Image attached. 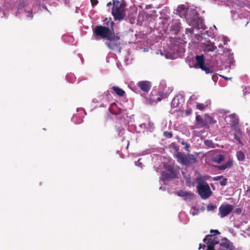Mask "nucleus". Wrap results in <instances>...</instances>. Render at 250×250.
<instances>
[{
  "instance_id": "nucleus-1",
  "label": "nucleus",
  "mask_w": 250,
  "mask_h": 250,
  "mask_svg": "<svg viewBox=\"0 0 250 250\" xmlns=\"http://www.w3.org/2000/svg\"><path fill=\"white\" fill-rule=\"evenodd\" d=\"M110 23L111 25L110 29L108 27L103 25L96 26L95 28H93V36L95 38V39L98 40L100 38L106 39L108 37L110 34L114 30V22L113 21H110Z\"/></svg>"
},
{
  "instance_id": "nucleus-2",
  "label": "nucleus",
  "mask_w": 250,
  "mask_h": 250,
  "mask_svg": "<svg viewBox=\"0 0 250 250\" xmlns=\"http://www.w3.org/2000/svg\"><path fill=\"white\" fill-rule=\"evenodd\" d=\"M196 183L197 184V189L199 195L203 199L208 198L212 193L208 184L201 177L196 178Z\"/></svg>"
},
{
  "instance_id": "nucleus-3",
  "label": "nucleus",
  "mask_w": 250,
  "mask_h": 250,
  "mask_svg": "<svg viewBox=\"0 0 250 250\" xmlns=\"http://www.w3.org/2000/svg\"><path fill=\"white\" fill-rule=\"evenodd\" d=\"M113 0V7L112 9V14L115 20L121 21L123 20L125 17V4L121 3L118 0Z\"/></svg>"
},
{
  "instance_id": "nucleus-4",
  "label": "nucleus",
  "mask_w": 250,
  "mask_h": 250,
  "mask_svg": "<svg viewBox=\"0 0 250 250\" xmlns=\"http://www.w3.org/2000/svg\"><path fill=\"white\" fill-rule=\"evenodd\" d=\"M106 40V41L105 44L109 49L112 50L119 49L120 50L121 48L120 41V36L118 33L115 34L113 30Z\"/></svg>"
},
{
  "instance_id": "nucleus-5",
  "label": "nucleus",
  "mask_w": 250,
  "mask_h": 250,
  "mask_svg": "<svg viewBox=\"0 0 250 250\" xmlns=\"http://www.w3.org/2000/svg\"><path fill=\"white\" fill-rule=\"evenodd\" d=\"M174 157L181 164L186 166L193 164L196 162V157L192 154L186 155L180 152H177L174 155Z\"/></svg>"
},
{
  "instance_id": "nucleus-6",
  "label": "nucleus",
  "mask_w": 250,
  "mask_h": 250,
  "mask_svg": "<svg viewBox=\"0 0 250 250\" xmlns=\"http://www.w3.org/2000/svg\"><path fill=\"white\" fill-rule=\"evenodd\" d=\"M167 97V95L162 96L159 91L154 89L151 91L149 97L146 99V103L152 104L154 103H156L158 102L161 101L162 98H166Z\"/></svg>"
},
{
  "instance_id": "nucleus-7",
  "label": "nucleus",
  "mask_w": 250,
  "mask_h": 250,
  "mask_svg": "<svg viewBox=\"0 0 250 250\" xmlns=\"http://www.w3.org/2000/svg\"><path fill=\"white\" fill-rule=\"evenodd\" d=\"M203 241L207 245V250H215L214 246L219 243V239L217 237H213V235H207Z\"/></svg>"
},
{
  "instance_id": "nucleus-8",
  "label": "nucleus",
  "mask_w": 250,
  "mask_h": 250,
  "mask_svg": "<svg viewBox=\"0 0 250 250\" xmlns=\"http://www.w3.org/2000/svg\"><path fill=\"white\" fill-rule=\"evenodd\" d=\"M111 113L117 116V119L118 121L117 123L123 125L126 124L125 117H127V113L126 110L120 108L118 109L117 111L111 109Z\"/></svg>"
},
{
  "instance_id": "nucleus-9",
  "label": "nucleus",
  "mask_w": 250,
  "mask_h": 250,
  "mask_svg": "<svg viewBox=\"0 0 250 250\" xmlns=\"http://www.w3.org/2000/svg\"><path fill=\"white\" fill-rule=\"evenodd\" d=\"M234 209V207L230 204L222 205L219 208L220 216L221 218L229 215Z\"/></svg>"
},
{
  "instance_id": "nucleus-10",
  "label": "nucleus",
  "mask_w": 250,
  "mask_h": 250,
  "mask_svg": "<svg viewBox=\"0 0 250 250\" xmlns=\"http://www.w3.org/2000/svg\"><path fill=\"white\" fill-rule=\"evenodd\" d=\"M210 155L211 161L218 164H220L222 162L224 161L225 159L224 156L220 154L219 151L217 150L211 151L210 152Z\"/></svg>"
},
{
  "instance_id": "nucleus-11",
  "label": "nucleus",
  "mask_w": 250,
  "mask_h": 250,
  "mask_svg": "<svg viewBox=\"0 0 250 250\" xmlns=\"http://www.w3.org/2000/svg\"><path fill=\"white\" fill-rule=\"evenodd\" d=\"M234 247L233 244L226 238L221 239L219 243L220 250H233Z\"/></svg>"
},
{
  "instance_id": "nucleus-12",
  "label": "nucleus",
  "mask_w": 250,
  "mask_h": 250,
  "mask_svg": "<svg viewBox=\"0 0 250 250\" xmlns=\"http://www.w3.org/2000/svg\"><path fill=\"white\" fill-rule=\"evenodd\" d=\"M137 85L142 91L147 93L150 90L152 84L148 81H141L137 83Z\"/></svg>"
},
{
  "instance_id": "nucleus-13",
  "label": "nucleus",
  "mask_w": 250,
  "mask_h": 250,
  "mask_svg": "<svg viewBox=\"0 0 250 250\" xmlns=\"http://www.w3.org/2000/svg\"><path fill=\"white\" fill-rule=\"evenodd\" d=\"M196 123L195 126L196 128L206 127L209 128L208 125L206 123L205 119L204 120L199 115L196 116Z\"/></svg>"
},
{
  "instance_id": "nucleus-14",
  "label": "nucleus",
  "mask_w": 250,
  "mask_h": 250,
  "mask_svg": "<svg viewBox=\"0 0 250 250\" xmlns=\"http://www.w3.org/2000/svg\"><path fill=\"white\" fill-rule=\"evenodd\" d=\"M177 194L179 196L184 197V199L186 200H190L194 195V194L191 191H184L182 190L177 192Z\"/></svg>"
},
{
  "instance_id": "nucleus-15",
  "label": "nucleus",
  "mask_w": 250,
  "mask_h": 250,
  "mask_svg": "<svg viewBox=\"0 0 250 250\" xmlns=\"http://www.w3.org/2000/svg\"><path fill=\"white\" fill-rule=\"evenodd\" d=\"M203 44L204 46L203 50L205 52L213 51L217 48L216 46L214 45V43L211 42L210 41L204 43Z\"/></svg>"
},
{
  "instance_id": "nucleus-16",
  "label": "nucleus",
  "mask_w": 250,
  "mask_h": 250,
  "mask_svg": "<svg viewBox=\"0 0 250 250\" xmlns=\"http://www.w3.org/2000/svg\"><path fill=\"white\" fill-rule=\"evenodd\" d=\"M196 63L194 64V66L196 68H201L203 67L204 65H205V57L203 55H197L195 57Z\"/></svg>"
},
{
  "instance_id": "nucleus-17",
  "label": "nucleus",
  "mask_w": 250,
  "mask_h": 250,
  "mask_svg": "<svg viewBox=\"0 0 250 250\" xmlns=\"http://www.w3.org/2000/svg\"><path fill=\"white\" fill-rule=\"evenodd\" d=\"M164 167L174 178H176L177 177V170L176 168L174 167L173 166L167 165L164 166Z\"/></svg>"
},
{
  "instance_id": "nucleus-18",
  "label": "nucleus",
  "mask_w": 250,
  "mask_h": 250,
  "mask_svg": "<svg viewBox=\"0 0 250 250\" xmlns=\"http://www.w3.org/2000/svg\"><path fill=\"white\" fill-rule=\"evenodd\" d=\"M229 119V122L231 124V126L235 127L239 124V119L235 114H231L227 117Z\"/></svg>"
},
{
  "instance_id": "nucleus-19",
  "label": "nucleus",
  "mask_w": 250,
  "mask_h": 250,
  "mask_svg": "<svg viewBox=\"0 0 250 250\" xmlns=\"http://www.w3.org/2000/svg\"><path fill=\"white\" fill-rule=\"evenodd\" d=\"M122 125L123 124H119L116 123L115 125V134L118 137L120 136L121 134H123L125 131Z\"/></svg>"
},
{
  "instance_id": "nucleus-20",
  "label": "nucleus",
  "mask_w": 250,
  "mask_h": 250,
  "mask_svg": "<svg viewBox=\"0 0 250 250\" xmlns=\"http://www.w3.org/2000/svg\"><path fill=\"white\" fill-rule=\"evenodd\" d=\"M233 165V161L232 159H229L224 165L217 166L219 170H224L228 168L231 167Z\"/></svg>"
},
{
  "instance_id": "nucleus-21",
  "label": "nucleus",
  "mask_w": 250,
  "mask_h": 250,
  "mask_svg": "<svg viewBox=\"0 0 250 250\" xmlns=\"http://www.w3.org/2000/svg\"><path fill=\"white\" fill-rule=\"evenodd\" d=\"M111 89L119 96H124L125 94V91L118 86H113L111 87Z\"/></svg>"
},
{
  "instance_id": "nucleus-22",
  "label": "nucleus",
  "mask_w": 250,
  "mask_h": 250,
  "mask_svg": "<svg viewBox=\"0 0 250 250\" xmlns=\"http://www.w3.org/2000/svg\"><path fill=\"white\" fill-rule=\"evenodd\" d=\"M174 178L167 171H163L161 175V179L163 181L170 180Z\"/></svg>"
},
{
  "instance_id": "nucleus-23",
  "label": "nucleus",
  "mask_w": 250,
  "mask_h": 250,
  "mask_svg": "<svg viewBox=\"0 0 250 250\" xmlns=\"http://www.w3.org/2000/svg\"><path fill=\"white\" fill-rule=\"evenodd\" d=\"M237 159L239 162L244 161L245 159V155L242 150L237 151L236 153Z\"/></svg>"
},
{
  "instance_id": "nucleus-24",
  "label": "nucleus",
  "mask_w": 250,
  "mask_h": 250,
  "mask_svg": "<svg viewBox=\"0 0 250 250\" xmlns=\"http://www.w3.org/2000/svg\"><path fill=\"white\" fill-rule=\"evenodd\" d=\"M205 117L206 123H207L208 125V124H213L216 123V121L215 120L213 117L209 116L208 115L205 114Z\"/></svg>"
},
{
  "instance_id": "nucleus-25",
  "label": "nucleus",
  "mask_w": 250,
  "mask_h": 250,
  "mask_svg": "<svg viewBox=\"0 0 250 250\" xmlns=\"http://www.w3.org/2000/svg\"><path fill=\"white\" fill-rule=\"evenodd\" d=\"M180 104L179 99L178 96L175 97L171 102V107L173 108L179 107Z\"/></svg>"
},
{
  "instance_id": "nucleus-26",
  "label": "nucleus",
  "mask_w": 250,
  "mask_h": 250,
  "mask_svg": "<svg viewBox=\"0 0 250 250\" xmlns=\"http://www.w3.org/2000/svg\"><path fill=\"white\" fill-rule=\"evenodd\" d=\"M27 4L25 0H19V3L18 4V8L19 9H21L27 6Z\"/></svg>"
},
{
  "instance_id": "nucleus-27",
  "label": "nucleus",
  "mask_w": 250,
  "mask_h": 250,
  "mask_svg": "<svg viewBox=\"0 0 250 250\" xmlns=\"http://www.w3.org/2000/svg\"><path fill=\"white\" fill-rule=\"evenodd\" d=\"M205 145L210 148H214L215 147V144L211 140H205Z\"/></svg>"
},
{
  "instance_id": "nucleus-28",
  "label": "nucleus",
  "mask_w": 250,
  "mask_h": 250,
  "mask_svg": "<svg viewBox=\"0 0 250 250\" xmlns=\"http://www.w3.org/2000/svg\"><path fill=\"white\" fill-rule=\"evenodd\" d=\"M207 105H205L204 104L198 103L196 105V108L200 110H203L206 107Z\"/></svg>"
},
{
  "instance_id": "nucleus-29",
  "label": "nucleus",
  "mask_w": 250,
  "mask_h": 250,
  "mask_svg": "<svg viewBox=\"0 0 250 250\" xmlns=\"http://www.w3.org/2000/svg\"><path fill=\"white\" fill-rule=\"evenodd\" d=\"M202 70H204L205 71V72L207 73V74H208V73H210L211 72H212V71L210 70V69L209 67L207 66H205V65H204L203 66V67H201L200 68Z\"/></svg>"
},
{
  "instance_id": "nucleus-30",
  "label": "nucleus",
  "mask_w": 250,
  "mask_h": 250,
  "mask_svg": "<svg viewBox=\"0 0 250 250\" xmlns=\"http://www.w3.org/2000/svg\"><path fill=\"white\" fill-rule=\"evenodd\" d=\"M234 137V139L238 142V144L241 145V146H244V143L241 141L240 137L238 135L235 134Z\"/></svg>"
},
{
  "instance_id": "nucleus-31",
  "label": "nucleus",
  "mask_w": 250,
  "mask_h": 250,
  "mask_svg": "<svg viewBox=\"0 0 250 250\" xmlns=\"http://www.w3.org/2000/svg\"><path fill=\"white\" fill-rule=\"evenodd\" d=\"M164 136L167 138H171L172 137V133L171 132L164 131Z\"/></svg>"
},
{
  "instance_id": "nucleus-32",
  "label": "nucleus",
  "mask_w": 250,
  "mask_h": 250,
  "mask_svg": "<svg viewBox=\"0 0 250 250\" xmlns=\"http://www.w3.org/2000/svg\"><path fill=\"white\" fill-rule=\"evenodd\" d=\"M228 179L226 178H223V180L220 182V185L222 186H225L227 185Z\"/></svg>"
},
{
  "instance_id": "nucleus-33",
  "label": "nucleus",
  "mask_w": 250,
  "mask_h": 250,
  "mask_svg": "<svg viewBox=\"0 0 250 250\" xmlns=\"http://www.w3.org/2000/svg\"><path fill=\"white\" fill-rule=\"evenodd\" d=\"M216 208V207L215 206H214L212 204H209L207 206V209L208 211H211L213 210Z\"/></svg>"
},
{
  "instance_id": "nucleus-34",
  "label": "nucleus",
  "mask_w": 250,
  "mask_h": 250,
  "mask_svg": "<svg viewBox=\"0 0 250 250\" xmlns=\"http://www.w3.org/2000/svg\"><path fill=\"white\" fill-rule=\"evenodd\" d=\"M178 8L179 11H182L184 13L186 12L187 11V8H185L184 5H181L180 6H179Z\"/></svg>"
},
{
  "instance_id": "nucleus-35",
  "label": "nucleus",
  "mask_w": 250,
  "mask_h": 250,
  "mask_svg": "<svg viewBox=\"0 0 250 250\" xmlns=\"http://www.w3.org/2000/svg\"><path fill=\"white\" fill-rule=\"evenodd\" d=\"M90 1L93 6L96 5L98 3V0H90Z\"/></svg>"
},
{
  "instance_id": "nucleus-36",
  "label": "nucleus",
  "mask_w": 250,
  "mask_h": 250,
  "mask_svg": "<svg viewBox=\"0 0 250 250\" xmlns=\"http://www.w3.org/2000/svg\"><path fill=\"white\" fill-rule=\"evenodd\" d=\"M141 159H139L137 162H135V165L136 166H138V167H142V163H141L140 161Z\"/></svg>"
},
{
  "instance_id": "nucleus-37",
  "label": "nucleus",
  "mask_w": 250,
  "mask_h": 250,
  "mask_svg": "<svg viewBox=\"0 0 250 250\" xmlns=\"http://www.w3.org/2000/svg\"><path fill=\"white\" fill-rule=\"evenodd\" d=\"M28 16L30 18V19H32L33 17V11L32 10H30L28 12Z\"/></svg>"
},
{
  "instance_id": "nucleus-38",
  "label": "nucleus",
  "mask_w": 250,
  "mask_h": 250,
  "mask_svg": "<svg viewBox=\"0 0 250 250\" xmlns=\"http://www.w3.org/2000/svg\"><path fill=\"white\" fill-rule=\"evenodd\" d=\"M192 112V110L191 109H188L187 110H186V115L187 116H188Z\"/></svg>"
},
{
  "instance_id": "nucleus-39",
  "label": "nucleus",
  "mask_w": 250,
  "mask_h": 250,
  "mask_svg": "<svg viewBox=\"0 0 250 250\" xmlns=\"http://www.w3.org/2000/svg\"><path fill=\"white\" fill-rule=\"evenodd\" d=\"M223 178V176H218L215 177L213 178V180L214 181H219V180H220L221 178Z\"/></svg>"
},
{
  "instance_id": "nucleus-40",
  "label": "nucleus",
  "mask_w": 250,
  "mask_h": 250,
  "mask_svg": "<svg viewBox=\"0 0 250 250\" xmlns=\"http://www.w3.org/2000/svg\"><path fill=\"white\" fill-rule=\"evenodd\" d=\"M210 232L211 233H212L213 232L215 233L216 234H220V232L218 230H214V229H211L210 230Z\"/></svg>"
},
{
  "instance_id": "nucleus-41",
  "label": "nucleus",
  "mask_w": 250,
  "mask_h": 250,
  "mask_svg": "<svg viewBox=\"0 0 250 250\" xmlns=\"http://www.w3.org/2000/svg\"><path fill=\"white\" fill-rule=\"evenodd\" d=\"M206 247V245L205 244H200L199 249H204Z\"/></svg>"
},
{
  "instance_id": "nucleus-42",
  "label": "nucleus",
  "mask_w": 250,
  "mask_h": 250,
  "mask_svg": "<svg viewBox=\"0 0 250 250\" xmlns=\"http://www.w3.org/2000/svg\"><path fill=\"white\" fill-rule=\"evenodd\" d=\"M236 213L239 214L242 212V209L241 208H237L235 209Z\"/></svg>"
},
{
  "instance_id": "nucleus-43",
  "label": "nucleus",
  "mask_w": 250,
  "mask_h": 250,
  "mask_svg": "<svg viewBox=\"0 0 250 250\" xmlns=\"http://www.w3.org/2000/svg\"><path fill=\"white\" fill-rule=\"evenodd\" d=\"M184 149L188 151V148L189 147V145H188L187 143L185 145Z\"/></svg>"
},
{
  "instance_id": "nucleus-44",
  "label": "nucleus",
  "mask_w": 250,
  "mask_h": 250,
  "mask_svg": "<svg viewBox=\"0 0 250 250\" xmlns=\"http://www.w3.org/2000/svg\"><path fill=\"white\" fill-rule=\"evenodd\" d=\"M174 149H175V150H176L177 152H178V150H179V147L178 146H175L174 147Z\"/></svg>"
},
{
  "instance_id": "nucleus-45",
  "label": "nucleus",
  "mask_w": 250,
  "mask_h": 250,
  "mask_svg": "<svg viewBox=\"0 0 250 250\" xmlns=\"http://www.w3.org/2000/svg\"><path fill=\"white\" fill-rule=\"evenodd\" d=\"M111 5H112L111 2H109L108 3H107L106 5L107 7H110Z\"/></svg>"
},
{
  "instance_id": "nucleus-46",
  "label": "nucleus",
  "mask_w": 250,
  "mask_h": 250,
  "mask_svg": "<svg viewBox=\"0 0 250 250\" xmlns=\"http://www.w3.org/2000/svg\"><path fill=\"white\" fill-rule=\"evenodd\" d=\"M247 192L250 193V186L248 188V189L247 190Z\"/></svg>"
},
{
  "instance_id": "nucleus-47",
  "label": "nucleus",
  "mask_w": 250,
  "mask_h": 250,
  "mask_svg": "<svg viewBox=\"0 0 250 250\" xmlns=\"http://www.w3.org/2000/svg\"><path fill=\"white\" fill-rule=\"evenodd\" d=\"M181 144L183 145H185L187 143L185 142L184 140H183L182 142H181Z\"/></svg>"
},
{
  "instance_id": "nucleus-48",
  "label": "nucleus",
  "mask_w": 250,
  "mask_h": 250,
  "mask_svg": "<svg viewBox=\"0 0 250 250\" xmlns=\"http://www.w3.org/2000/svg\"><path fill=\"white\" fill-rule=\"evenodd\" d=\"M223 78H224L225 80H229V79H230L231 78H228L227 77H223Z\"/></svg>"
},
{
  "instance_id": "nucleus-49",
  "label": "nucleus",
  "mask_w": 250,
  "mask_h": 250,
  "mask_svg": "<svg viewBox=\"0 0 250 250\" xmlns=\"http://www.w3.org/2000/svg\"><path fill=\"white\" fill-rule=\"evenodd\" d=\"M129 145V142H128L127 143V145L126 146V148H128Z\"/></svg>"
},
{
  "instance_id": "nucleus-50",
  "label": "nucleus",
  "mask_w": 250,
  "mask_h": 250,
  "mask_svg": "<svg viewBox=\"0 0 250 250\" xmlns=\"http://www.w3.org/2000/svg\"><path fill=\"white\" fill-rule=\"evenodd\" d=\"M238 132H239L240 134L241 133V131L240 129H238Z\"/></svg>"
},
{
  "instance_id": "nucleus-51",
  "label": "nucleus",
  "mask_w": 250,
  "mask_h": 250,
  "mask_svg": "<svg viewBox=\"0 0 250 250\" xmlns=\"http://www.w3.org/2000/svg\"><path fill=\"white\" fill-rule=\"evenodd\" d=\"M249 143H250V140H249Z\"/></svg>"
}]
</instances>
